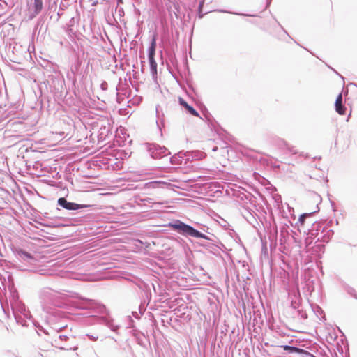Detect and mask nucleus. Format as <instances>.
I'll return each instance as SVG.
<instances>
[{"label":"nucleus","instance_id":"obj_1","mask_svg":"<svg viewBox=\"0 0 357 357\" xmlns=\"http://www.w3.org/2000/svg\"><path fill=\"white\" fill-rule=\"evenodd\" d=\"M69 296L65 293L56 291L49 287L43 288L40 292V299L44 310L50 314H57V312L52 311V307L63 308L66 305V301ZM70 297L80 299L77 307L85 310H96L99 313L104 314L106 308L96 301L81 298L78 294L73 293ZM59 317L61 315L58 312Z\"/></svg>","mask_w":357,"mask_h":357},{"label":"nucleus","instance_id":"obj_2","mask_svg":"<svg viewBox=\"0 0 357 357\" xmlns=\"http://www.w3.org/2000/svg\"><path fill=\"white\" fill-rule=\"evenodd\" d=\"M169 227L180 235L185 237L203 238L208 241L206 243H200V245L209 250L211 252L216 250L217 246L212 243L213 241L209 236L201 233L193 227L185 224L180 220H175L169 223Z\"/></svg>","mask_w":357,"mask_h":357},{"label":"nucleus","instance_id":"obj_3","mask_svg":"<svg viewBox=\"0 0 357 357\" xmlns=\"http://www.w3.org/2000/svg\"><path fill=\"white\" fill-rule=\"evenodd\" d=\"M145 146L151 157L154 159H159L170 154V152L165 146L150 143H146Z\"/></svg>","mask_w":357,"mask_h":357},{"label":"nucleus","instance_id":"obj_4","mask_svg":"<svg viewBox=\"0 0 357 357\" xmlns=\"http://www.w3.org/2000/svg\"><path fill=\"white\" fill-rule=\"evenodd\" d=\"M57 202L58 205H59L61 207L69 211H76L90 206V205L79 204L74 202H68L64 197L59 198Z\"/></svg>","mask_w":357,"mask_h":357},{"label":"nucleus","instance_id":"obj_5","mask_svg":"<svg viewBox=\"0 0 357 357\" xmlns=\"http://www.w3.org/2000/svg\"><path fill=\"white\" fill-rule=\"evenodd\" d=\"M43 8V0H33V3L29 8V19L35 18L42 11Z\"/></svg>","mask_w":357,"mask_h":357},{"label":"nucleus","instance_id":"obj_6","mask_svg":"<svg viewBox=\"0 0 357 357\" xmlns=\"http://www.w3.org/2000/svg\"><path fill=\"white\" fill-rule=\"evenodd\" d=\"M98 323L104 324L114 332H117L119 328V325L114 324V320L109 316H102L98 318Z\"/></svg>","mask_w":357,"mask_h":357},{"label":"nucleus","instance_id":"obj_7","mask_svg":"<svg viewBox=\"0 0 357 357\" xmlns=\"http://www.w3.org/2000/svg\"><path fill=\"white\" fill-rule=\"evenodd\" d=\"M289 297L291 300V306L294 309H298L300 307L301 296L299 289L297 288L296 290H293L289 292Z\"/></svg>","mask_w":357,"mask_h":357},{"label":"nucleus","instance_id":"obj_8","mask_svg":"<svg viewBox=\"0 0 357 357\" xmlns=\"http://www.w3.org/2000/svg\"><path fill=\"white\" fill-rule=\"evenodd\" d=\"M185 156L186 153L181 151L170 158L171 163L175 165L186 164L189 158H185Z\"/></svg>","mask_w":357,"mask_h":357},{"label":"nucleus","instance_id":"obj_9","mask_svg":"<svg viewBox=\"0 0 357 357\" xmlns=\"http://www.w3.org/2000/svg\"><path fill=\"white\" fill-rule=\"evenodd\" d=\"M17 254H18L19 257L22 260H23L24 261L28 262L29 264H30L31 265H33L36 261V259H35V257L31 254H30L26 251L20 250V251H18Z\"/></svg>","mask_w":357,"mask_h":357},{"label":"nucleus","instance_id":"obj_10","mask_svg":"<svg viewBox=\"0 0 357 357\" xmlns=\"http://www.w3.org/2000/svg\"><path fill=\"white\" fill-rule=\"evenodd\" d=\"M18 312L20 314H21L25 319L27 320V323H29V324L31 323V324H33V326H37V325L34 322L29 311L26 310V309L24 308V306H20Z\"/></svg>","mask_w":357,"mask_h":357},{"label":"nucleus","instance_id":"obj_11","mask_svg":"<svg viewBox=\"0 0 357 357\" xmlns=\"http://www.w3.org/2000/svg\"><path fill=\"white\" fill-rule=\"evenodd\" d=\"M179 103L183 106L187 112L195 116H199V113L190 105H188L183 99L179 98Z\"/></svg>","mask_w":357,"mask_h":357},{"label":"nucleus","instance_id":"obj_12","mask_svg":"<svg viewBox=\"0 0 357 357\" xmlns=\"http://www.w3.org/2000/svg\"><path fill=\"white\" fill-rule=\"evenodd\" d=\"M13 314L15 319L16 320V322L18 324L22 325V326H26L28 327L29 326V323H27V320L25 319L21 314H20L18 312H15L13 310Z\"/></svg>","mask_w":357,"mask_h":357},{"label":"nucleus","instance_id":"obj_13","mask_svg":"<svg viewBox=\"0 0 357 357\" xmlns=\"http://www.w3.org/2000/svg\"><path fill=\"white\" fill-rule=\"evenodd\" d=\"M282 347L283 348V349L284 351H289L290 353L301 354V353L305 352V353L310 355L307 351H304L302 349H300V348H298V347H294V346L284 345V346H282Z\"/></svg>","mask_w":357,"mask_h":357},{"label":"nucleus","instance_id":"obj_14","mask_svg":"<svg viewBox=\"0 0 357 357\" xmlns=\"http://www.w3.org/2000/svg\"><path fill=\"white\" fill-rule=\"evenodd\" d=\"M243 215L250 224L254 225L255 223H257V221L251 211L246 210L245 213H243Z\"/></svg>","mask_w":357,"mask_h":357},{"label":"nucleus","instance_id":"obj_15","mask_svg":"<svg viewBox=\"0 0 357 357\" xmlns=\"http://www.w3.org/2000/svg\"><path fill=\"white\" fill-rule=\"evenodd\" d=\"M155 47H156V39H155V36H154L151 42L150 46L149 47L148 57L152 58V57L155 56Z\"/></svg>","mask_w":357,"mask_h":357},{"label":"nucleus","instance_id":"obj_16","mask_svg":"<svg viewBox=\"0 0 357 357\" xmlns=\"http://www.w3.org/2000/svg\"><path fill=\"white\" fill-rule=\"evenodd\" d=\"M324 234L321 238V241L323 242H328L330 241V239L332 238V236H333V231L331 230V229H326V230H324L322 231Z\"/></svg>","mask_w":357,"mask_h":357},{"label":"nucleus","instance_id":"obj_17","mask_svg":"<svg viewBox=\"0 0 357 357\" xmlns=\"http://www.w3.org/2000/svg\"><path fill=\"white\" fill-rule=\"evenodd\" d=\"M288 226L287 225H285L284 226H283L282 228H281V230H280V244H282L283 243H285L286 242V236H288V231H287V227Z\"/></svg>","mask_w":357,"mask_h":357},{"label":"nucleus","instance_id":"obj_18","mask_svg":"<svg viewBox=\"0 0 357 357\" xmlns=\"http://www.w3.org/2000/svg\"><path fill=\"white\" fill-rule=\"evenodd\" d=\"M279 144L280 146H284L285 148H287L289 152L292 153L293 154H296L297 151L294 149V147L289 146V144L284 142L283 139L279 140Z\"/></svg>","mask_w":357,"mask_h":357},{"label":"nucleus","instance_id":"obj_19","mask_svg":"<svg viewBox=\"0 0 357 357\" xmlns=\"http://www.w3.org/2000/svg\"><path fill=\"white\" fill-rule=\"evenodd\" d=\"M162 184H165V183L160 181H155L149 182L146 183V185L147 186L148 188H156L160 187Z\"/></svg>","mask_w":357,"mask_h":357},{"label":"nucleus","instance_id":"obj_20","mask_svg":"<svg viewBox=\"0 0 357 357\" xmlns=\"http://www.w3.org/2000/svg\"><path fill=\"white\" fill-rule=\"evenodd\" d=\"M317 211H314L317 212L319 211V208L318 206H317ZM314 213H303L302 215H300L299 218H298V222L301 224V225H303L304 224V222H305V220L307 217H310L311 216L312 214Z\"/></svg>","mask_w":357,"mask_h":357},{"label":"nucleus","instance_id":"obj_21","mask_svg":"<svg viewBox=\"0 0 357 357\" xmlns=\"http://www.w3.org/2000/svg\"><path fill=\"white\" fill-rule=\"evenodd\" d=\"M335 110L339 114L344 115L345 114L346 108L343 104H341L338 106H335Z\"/></svg>","mask_w":357,"mask_h":357},{"label":"nucleus","instance_id":"obj_22","mask_svg":"<svg viewBox=\"0 0 357 357\" xmlns=\"http://www.w3.org/2000/svg\"><path fill=\"white\" fill-rule=\"evenodd\" d=\"M149 63H150V67H151V70H153V69H156V67H157V63L155 61V59L154 57H149Z\"/></svg>","mask_w":357,"mask_h":357},{"label":"nucleus","instance_id":"obj_23","mask_svg":"<svg viewBox=\"0 0 357 357\" xmlns=\"http://www.w3.org/2000/svg\"><path fill=\"white\" fill-rule=\"evenodd\" d=\"M341 104H342V94L340 93L336 98L335 106H338Z\"/></svg>","mask_w":357,"mask_h":357},{"label":"nucleus","instance_id":"obj_24","mask_svg":"<svg viewBox=\"0 0 357 357\" xmlns=\"http://www.w3.org/2000/svg\"><path fill=\"white\" fill-rule=\"evenodd\" d=\"M86 335L92 341H96L98 339V335H90V334H86Z\"/></svg>","mask_w":357,"mask_h":357},{"label":"nucleus","instance_id":"obj_25","mask_svg":"<svg viewBox=\"0 0 357 357\" xmlns=\"http://www.w3.org/2000/svg\"><path fill=\"white\" fill-rule=\"evenodd\" d=\"M107 83L105 81H104L101 83L100 88L102 90L106 91L107 89Z\"/></svg>","mask_w":357,"mask_h":357},{"label":"nucleus","instance_id":"obj_26","mask_svg":"<svg viewBox=\"0 0 357 357\" xmlns=\"http://www.w3.org/2000/svg\"><path fill=\"white\" fill-rule=\"evenodd\" d=\"M298 312H299V314H300V315H301V318H303V319H307V314H306L305 312H303V311H301V310H298Z\"/></svg>","mask_w":357,"mask_h":357},{"label":"nucleus","instance_id":"obj_27","mask_svg":"<svg viewBox=\"0 0 357 357\" xmlns=\"http://www.w3.org/2000/svg\"><path fill=\"white\" fill-rule=\"evenodd\" d=\"M220 12L222 13H228V11H226V10H220ZM229 13H232V14H234V15H245V16H248V15H245V14H243V13H232V12H229Z\"/></svg>","mask_w":357,"mask_h":357},{"label":"nucleus","instance_id":"obj_28","mask_svg":"<svg viewBox=\"0 0 357 357\" xmlns=\"http://www.w3.org/2000/svg\"><path fill=\"white\" fill-rule=\"evenodd\" d=\"M348 292H349V294H351V296H353L354 298H357V296L354 294V292H355V290H354V289H351H351H349L348 290Z\"/></svg>","mask_w":357,"mask_h":357},{"label":"nucleus","instance_id":"obj_29","mask_svg":"<svg viewBox=\"0 0 357 357\" xmlns=\"http://www.w3.org/2000/svg\"><path fill=\"white\" fill-rule=\"evenodd\" d=\"M68 338V337L66 335H59V339H61V340H66Z\"/></svg>","mask_w":357,"mask_h":357},{"label":"nucleus","instance_id":"obj_30","mask_svg":"<svg viewBox=\"0 0 357 357\" xmlns=\"http://www.w3.org/2000/svg\"><path fill=\"white\" fill-rule=\"evenodd\" d=\"M276 202H277L278 203H279V202H280V203H281V197H279L278 198H277Z\"/></svg>","mask_w":357,"mask_h":357},{"label":"nucleus","instance_id":"obj_31","mask_svg":"<svg viewBox=\"0 0 357 357\" xmlns=\"http://www.w3.org/2000/svg\"><path fill=\"white\" fill-rule=\"evenodd\" d=\"M288 208H289V211L290 213L291 212V211H294V208L289 207V206H288Z\"/></svg>","mask_w":357,"mask_h":357},{"label":"nucleus","instance_id":"obj_32","mask_svg":"<svg viewBox=\"0 0 357 357\" xmlns=\"http://www.w3.org/2000/svg\"><path fill=\"white\" fill-rule=\"evenodd\" d=\"M202 5H203V2H201V3H199V10H200V9H201V8L202 7Z\"/></svg>","mask_w":357,"mask_h":357},{"label":"nucleus","instance_id":"obj_33","mask_svg":"<svg viewBox=\"0 0 357 357\" xmlns=\"http://www.w3.org/2000/svg\"><path fill=\"white\" fill-rule=\"evenodd\" d=\"M217 149H218V148H217V147H214V148L213 149V151H217Z\"/></svg>","mask_w":357,"mask_h":357},{"label":"nucleus","instance_id":"obj_34","mask_svg":"<svg viewBox=\"0 0 357 357\" xmlns=\"http://www.w3.org/2000/svg\"><path fill=\"white\" fill-rule=\"evenodd\" d=\"M291 217L293 218L294 220H295V215L294 214H291Z\"/></svg>","mask_w":357,"mask_h":357},{"label":"nucleus","instance_id":"obj_35","mask_svg":"<svg viewBox=\"0 0 357 357\" xmlns=\"http://www.w3.org/2000/svg\"><path fill=\"white\" fill-rule=\"evenodd\" d=\"M157 125H158V126L160 128V124H159V122H158V121H157Z\"/></svg>","mask_w":357,"mask_h":357},{"label":"nucleus","instance_id":"obj_36","mask_svg":"<svg viewBox=\"0 0 357 357\" xmlns=\"http://www.w3.org/2000/svg\"><path fill=\"white\" fill-rule=\"evenodd\" d=\"M156 113L158 115V108H156Z\"/></svg>","mask_w":357,"mask_h":357},{"label":"nucleus","instance_id":"obj_37","mask_svg":"<svg viewBox=\"0 0 357 357\" xmlns=\"http://www.w3.org/2000/svg\"><path fill=\"white\" fill-rule=\"evenodd\" d=\"M271 3V0H268V5H269Z\"/></svg>","mask_w":357,"mask_h":357},{"label":"nucleus","instance_id":"obj_38","mask_svg":"<svg viewBox=\"0 0 357 357\" xmlns=\"http://www.w3.org/2000/svg\"><path fill=\"white\" fill-rule=\"evenodd\" d=\"M118 1L121 3V2H122V0H118Z\"/></svg>","mask_w":357,"mask_h":357}]
</instances>
